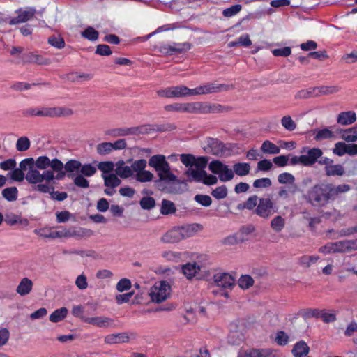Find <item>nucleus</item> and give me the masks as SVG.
Segmentation results:
<instances>
[{
	"mask_svg": "<svg viewBox=\"0 0 357 357\" xmlns=\"http://www.w3.org/2000/svg\"><path fill=\"white\" fill-rule=\"evenodd\" d=\"M149 165L158 174V178L154 182L158 190L173 194H180L183 192L181 185H185V181L178 179L171 172L170 165L165 155L158 154L151 156L149 160Z\"/></svg>",
	"mask_w": 357,
	"mask_h": 357,
	"instance_id": "1",
	"label": "nucleus"
},
{
	"mask_svg": "<svg viewBox=\"0 0 357 357\" xmlns=\"http://www.w3.org/2000/svg\"><path fill=\"white\" fill-rule=\"evenodd\" d=\"M306 202L312 206H324L333 200L330 183H321L313 185L303 196Z\"/></svg>",
	"mask_w": 357,
	"mask_h": 357,
	"instance_id": "2",
	"label": "nucleus"
},
{
	"mask_svg": "<svg viewBox=\"0 0 357 357\" xmlns=\"http://www.w3.org/2000/svg\"><path fill=\"white\" fill-rule=\"evenodd\" d=\"M202 227L199 224H190L181 227H175L167 231L162 237L161 241L165 243H174L195 236Z\"/></svg>",
	"mask_w": 357,
	"mask_h": 357,
	"instance_id": "3",
	"label": "nucleus"
},
{
	"mask_svg": "<svg viewBox=\"0 0 357 357\" xmlns=\"http://www.w3.org/2000/svg\"><path fill=\"white\" fill-rule=\"evenodd\" d=\"M229 111L228 107L218 103L194 102L184 103L183 112L191 114H218Z\"/></svg>",
	"mask_w": 357,
	"mask_h": 357,
	"instance_id": "4",
	"label": "nucleus"
},
{
	"mask_svg": "<svg viewBox=\"0 0 357 357\" xmlns=\"http://www.w3.org/2000/svg\"><path fill=\"white\" fill-rule=\"evenodd\" d=\"M213 282L215 286L222 289H213L212 293L215 296L229 297L228 289H231L235 284V279L227 273H218L213 275Z\"/></svg>",
	"mask_w": 357,
	"mask_h": 357,
	"instance_id": "5",
	"label": "nucleus"
},
{
	"mask_svg": "<svg viewBox=\"0 0 357 357\" xmlns=\"http://www.w3.org/2000/svg\"><path fill=\"white\" fill-rule=\"evenodd\" d=\"M24 114L27 116L59 117L70 116L73 114V111L69 108L63 107L43 108L42 109L31 108L28 109Z\"/></svg>",
	"mask_w": 357,
	"mask_h": 357,
	"instance_id": "6",
	"label": "nucleus"
},
{
	"mask_svg": "<svg viewBox=\"0 0 357 357\" xmlns=\"http://www.w3.org/2000/svg\"><path fill=\"white\" fill-rule=\"evenodd\" d=\"M209 169L213 174H218L219 179L222 182L229 181L234 176V171L220 160L211 161Z\"/></svg>",
	"mask_w": 357,
	"mask_h": 357,
	"instance_id": "7",
	"label": "nucleus"
},
{
	"mask_svg": "<svg viewBox=\"0 0 357 357\" xmlns=\"http://www.w3.org/2000/svg\"><path fill=\"white\" fill-rule=\"evenodd\" d=\"M171 287L166 281H160L155 284L150 292L151 300L157 303L165 301L170 295Z\"/></svg>",
	"mask_w": 357,
	"mask_h": 357,
	"instance_id": "8",
	"label": "nucleus"
},
{
	"mask_svg": "<svg viewBox=\"0 0 357 357\" xmlns=\"http://www.w3.org/2000/svg\"><path fill=\"white\" fill-rule=\"evenodd\" d=\"M318 162L324 165V172L327 176H342L345 174L344 167L340 164H334L331 158L324 157Z\"/></svg>",
	"mask_w": 357,
	"mask_h": 357,
	"instance_id": "9",
	"label": "nucleus"
},
{
	"mask_svg": "<svg viewBox=\"0 0 357 357\" xmlns=\"http://www.w3.org/2000/svg\"><path fill=\"white\" fill-rule=\"evenodd\" d=\"M229 86L225 84H219L214 82L206 83L192 89V95H206L210 93H215L222 91H227Z\"/></svg>",
	"mask_w": 357,
	"mask_h": 357,
	"instance_id": "10",
	"label": "nucleus"
},
{
	"mask_svg": "<svg viewBox=\"0 0 357 357\" xmlns=\"http://www.w3.org/2000/svg\"><path fill=\"white\" fill-rule=\"evenodd\" d=\"M273 208L274 204L270 198H260L255 213L261 218H268L275 212Z\"/></svg>",
	"mask_w": 357,
	"mask_h": 357,
	"instance_id": "11",
	"label": "nucleus"
},
{
	"mask_svg": "<svg viewBox=\"0 0 357 357\" xmlns=\"http://www.w3.org/2000/svg\"><path fill=\"white\" fill-rule=\"evenodd\" d=\"M301 153L303 154L305 162V167H310L315 164L319 158H321L323 151L319 148H309L304 146Z\"/></svg>",
	"mask_w": 357,
	"mask_h": 357,
	"instance_id": "12",
	"label": "nucleus"
},
{
	"mask_svg": "<svg viewBox=\"0 0 357 357\" xmlns=\"http://www.w3.org/2000/svg\"><path fill=\"white\" fill-rule=\"evenodd\" d=\"M278 183L289 186L291 195H294L298 191V187L296 184V178L293 174L289 172H283L278 176Z\"/></svg>",
	"mask_w": 357,
	"mask_h": 357,
	"instance_id": "13",
	"label": "nucleus"
},
{
	"mask_svg": "<svg viewBox=\"0 0 357 357\" xmlns=\"http://www.w3.org/2000/svg\"><path fill=\"white\" fill-rule=\"evenodd\" d=\"M84 236V231L82 229H66L60 227L59 230L54 229V238H81Z\"/></svg>",
	"mask_w": 357,
	"mask_h": 357,
	"instance_id": "14",
	"label": "nucleus"
},
{
	"mask_svg": "<svg viewBox=\"0 0 357 357\" xmlns=\"http://www.w3.org/2000/svg\"><path fill=\"white\" fill-rule=\"evenodd\" d=\"M336 253H346L357 250V239L335 242Z\"/></svg>",
	"mask_w": 357,
	"mask_h": 357,
	"instance_id": "15",
	"label": "nucleus"
},
{
	"mask_svg": "<svg viewBox=\"0 0 357 357\" xmlns=\"http://www.w3.org/2000/svg\"><path fill=\"white\" fill-rule=\"evenodd\" d=\"M83 321L99 328L108 327L114 322L112 319L104 316L84 318Z\"/></svg>",
	"mask_w": 357,
	"mask_h": 357,
	"instance_id": "16",
	"label": "nucleus"
},
{
	"mask_svg": "<svg viewBox=\"0 0 357 357\" xmlns=\"http://www.w3.org/2000/svg\"><path fill=\"white\" fill-rule=\"evenodd\" d=\"M184 174L187 176V180L185 181L186 184H181L187 185V181L188 182H201L202 179V176H204V169H199L197 168H194L193 167L190 168H188V169L185 172Z\"/></svg>",
	"mask_w": 357,
	"mask_h": 357,
	"instance_id": "17",
	"label": "nucleus"
},
{
	"mask_svg": "<svg viewBox=\"0 0 357 357\" xmlns=\"http://www.w3.org/2000/svg\"><path fill=\"white\" fill-rule=\"evenodd\" d=\"M356 119V114L354 111L342 112L337 115V122L342 126H349L354 123Z\"/></svg>",
	"mask_w": 357,
	"mask_h": 357,
	"instance_id": "18",
	"label": "nucleus"
},
{
	"mask_svg": "<svg viewBox=\"0 0 357 357\" xmlns=\"http://www.w3.org/2000/svg\"><path fill=\"white\" fill-rule=\"evenodd\" d=\"M202 266L197 262L187 263L182 266V272L188 279H192L198 273Z\"/></svg>",
	"mask_w": 357,
	"mask_h": 357,
	"instance_id": "19",
	"label": "nucleus"
},
{
	"mask_svg": "<svg viewBox=\"0 0 357 357\" xmlns=\"http://www.w3.org/2000/svg\"><path fill=\"white\" fill-rule=\"evenodd\" d=\"M310 352V347L304 340L296 342L291 351L294 357H305Z\"/></svg>",
	"mask_w": 357,
	"mask_h": 357,
	"instance_id": "20",
	"label": "nucleus"
},
{
	"mask_svg": "<svg viewBox=\"0 0 357 357\" xmlns=\"http://www.w3.org/2000/svg\"><path fill=\"white\" fill-rule=\"evenodd\" d=\"M115 173L121 178H127L133 175L131 167L125 165L123 160H119L116 163Z\"/></svg>",
	"mask_w": 357,
	"mask_h": 357,
	"instance_id": "21",
	"label": "nucleus"
},
{
	"mask_svg": "<svg viewBox=\"0 0 357 357\" xmlns=\"http://www.w3.org/2000/svg\"><path fill=\"white\" fill-rule=\"evenodd\" d=\"M139 127L120 128L109 130L107 134L113 137H121L130 135H135L140 132Z\"/></svg>",
	"mask_w": 357,
	"mask_h": 357,
	"instance_id": "22",
	"label": "nucleus"
},
{
	"mask_svg": "<svg viewBox=\"0 0 357 357\" xmlns=\"http://www.w3.org/2000/svg\"><path fill=\"white\" fill-rule=\"evenodd\" d=\"M41 16L40 13L37 12L35 8L27 7L24 10V24L30 21L32 26H37L39 19L38 16Z\"/></svg>",
	"mask_w": 357,
	"mask_h": 357,
	"instance_id": "23",
	"label": "nucleus"
},
{
	"mask_svg": "<svg viewBox=\"0 0 357 357\" xmlns=\"http://www.w3.org/2000/svg\"><path fill=\"white\" fill-rule=\"evenodd\" d=\"M312 91H314V96H320L337 93L340 91V87L337 86H320L312 88Z\"/></svg>",
	"mask_w": 357,
	"mask_h": 357,
	"instance_id": "24",
	"label": "nucleus"
},
{
	"mask_svg": "<svg viewBox=\"0 0 357 357\" xmlns=\"http://www.w3.org/2000/svg\"><path fill=\"white\" fill-rule=\"evenodd\" d=\"M340 137L345 142L353 143L357 140V128L352 127L340 131Z\"/></svg>",
	"mask_w": 357,
	"mask_h": 357,
	"instance_id": "25",
	"label": "nucleus"
},
{
	"mask_svg": "<svg viewBox=\"0 0 357 357\" xmlns=\"http://www.w3.org/2000/svg\"><path fill=\"white\" fill-rule=\"evenodd\" d=\"M29 63H37L39 65H49L50 63V60L49 59L45 58L40 55L35 54L33 53L29 52L24 57V61Z\"/></svg>",
	"mask_w": 357,
	"mask_h": 357,
	"instance_id": "26",
	"label": "nucleus"
},
{
	"mask_svg": "<svg viewBox=\"0 0 357 357\" xmlns=\"http://www.w3.org/2000/svg\"><path fill=\"white\" fill-rule=\"evenodd\" d=\"M102 178L104 180V184L106 187L114 188L119 186L121 181L116 174H102Z\"/></svg>",
	"mask_w": 357,
	"mask_h": 357,
	"instance_id": "27",
	"label": "nucleus"
},
{
	"mask_svg": "<svg viewBox=\"0 0 357 357\" xmlns=\"http://www.w3.org/2000/svg\"><path fill=\"white\" fill-rule=\"evenodd\" d=\"M172 90L174 98L193 96L192 89H189L183 85L172 86Z\"/></svg>",
	"mask_w": 357,
	"mask_h": 357,
	"instance_id": "28",
	"label": "nucleus"
},
{
	"mask_svg": "<svg viewBox=\"0 0 357 357\" xmlns=\"http://www.w3.org/2000/svg\"><path fill=\"white\" fill-rule=\"evenodd\" d=\"M259 198L257 195H254L248 198V199L241 204H239L238 205V208L240 210L243 209H248V210H252L255 209V208L257 206L259 203Z\"/></svg>",
	"mask_w": 357,
	"mask_h": 357,
	"instance_id": "29",
	"label": "nucleus"
},
{
	"mask_svg": "<svg viewBox=\"0 0 357 357\" xmlns=\"http://www.w3.org/2000/svg\"><path fill=\"white\" fill-rule=\"evenodd\" d=\"M176 211L174 202L167 199H162L161 202L160 213L165 215L174 214Z\"/></svg>",
	"mask_w": 357,
	"mask_h": 357,
	"instance_id": "30",
	"label": "nucleus"
},
{
	"mask_svg": "<svg viewBox=\"0 0 357 357\" xmlns=\"http://www.w3.org/2000/svg\"><path fill=\"white\" fill-rule=\"evenodd\" d=\"M234 174L240 176H244L249 174L250 171V166L247 162H237L233 166Z\"/></svg>",
	"mask_w": 357,
	"mask_h": 357,
	"instance_id": "31",
	"label": "nucleus"
},
{
	"mask_svg": "<svg viewBox=\"0 0 357 357\" xmlns=\"http://www.w3.org/2000/svg\"><path fill=\"white\" fill-rule=\"evenodd\" d=\"M68 309L65 307L54 310L50 316V321L57 323L64 319L68 314Z\"/></svg>",
	"mask_w": 357,
	"mask_h": 357,
	"instance_id": "32",
	"label": "nucleus"
},
{
	"mask_svg": "<svg viewBox=\"0 0 357 357\" xmlns=\"http://www.w3.org/2000/svg\"><path fill=\"white\" fill-rule=\"evenodd\" d=\"M261 150L264 153L268 154H278L280 152V147L269 140H266L262 143Z\"/></svg>",
	"mask_w": 357,
	"mask_h": 357,
	"instance_id": "33",
	"label": "nucleus"
},
{
	"mask_svg": "<svg viewBox=\"0 0 357 357\" xmlns=\"http://www.w3.org/2000/svg\"><path fill=\"white\" fill-rule=\"evenodd\" d=\"M330 189L333 200H334L339 194L344 193L349 191L351 187L347 184H340L335 186L333 184L330 183Z\"/></svg>",
	"mask_w": 357,
	"mask_h": 357,
	"instance_id": "34",
	"label": "nucleus"
},
{
	"mask_svg": "<svg viewBox=\"0 0 357 357\" xmlns=\"http://www.w3.org/2000/svg\"><path fill=\"white\" fill-rule=\"evenodd\" d=\"M248 355L250 357H273L270 349H250Z\"/></svg>",
	"mask_w": 357,
	"mask_h": 357,
	"instance_id": "35",
	"label": "nucleus"
},
{
	"mask_svg": "<svg viewBox=\"0 0 357 357\" xmlns=\"http://www.w3.org/2000/svg\"><path fill=\"white\" fill-rule=\"evenodd\" d=\"M314 139L316 141H321L324 139H331L334 137L333 132L328 128H323L321 130H315L314 131Z\"/></svg>",
	"mask_w": 357,
	"mask_h": 357,
	"instance_id": "36",
	"label": "nucleus"
},
{
	"mask_svg": "<svg viewBox=\"0 0 357 357\" xmlns=\"http://www.w3.org/2000/svg\"><path fill=\"white\" fill-rule=\"evenodd\" d=\"M208 146L211 149V152L213 155H218L223 153L224 144L218 139H211L208 143Z\"/></svg>",
	"mask_w": 357,
	"mask_h": 357,
	"instance_id": "37",
	"label": "nucleus"
},
{
	"mask_svg": "<svg viewBox=\"0 0 357 357\" xmlns=\"http://www.w3.org/2000/svg\"><path fill=\"white\" fill-rule=\"evenodd\" d=\"M81 167V162L77 160H70L63 166L65 172L68 173V176L70 174L77 172Z\"/></svg>",
	"mask_w": 357,
	"mask_h": 357,
	"instance_id": "38",
	"label": "nucleus"
},
{
	"mask_svg": "<svg viewBox=\"0 0 357 357\" xmlns=\"http://www.w3.org/2000/svg\"><path fill=\"white\" fill-rule=\"evenodd\" d=\"M41 174L39 171L33 169H31L28 171L26 179L31 183H42Z\"/></svg>",
	"mask_w": 357,
	"mask_h": 357,
	"instance_id": "39",
	"label": "nucleus"
},
{
	"mask_svg": "<svg viewBox=\"0 0 357 357\" xmlns=\"http://www.w3.org/2000/svg\"><path fill=\"white\" fill-rule=\"evenodd\" d=\"M81 36L90 41H96L98 38L99 33L92 26H88L81 33Z\"/></svg>",
	"mask_w": 357,
	"mask_h": 357,
	"instance_id": "40",
	"label": "nucleus"
},
{
	"mask_svg": "<svg viewBox=\"0 0 357 357\" xmlns=\"http://www.w3.org/2000/svg\"><path fill=\"white\" fill-rule=\"evenodd\" d=\"M17 189L15 187L7 188L3 190L2 195L8 202L15 201L17 198Z\"/></svg>",
	"mask_w": 357,
	"mask_h": 357,
	"instance_id": "41",
	"label": "nucleus"
},
{
	"mask_svg": "<svg viewBox=\"0 0 357 357\" xmlns=\"http://www.w3.org/2000/svg\"><path fill=\"white\" fill-rule=\"evenodd\" d=\"M48 43L57 49H62L65 46L63 38L59 35H53L48 38Z\"/></svg>",
	"mask_w": 357,
	"mask_h": 357,
	"instance_id": "42",
	"label": "nucleus"
},
{
	"mask_svg": "<svg viewBox=\"0 0 357 357\" xmlns=\"http://www.w3.org/2000/svg\"><path fill=\"white\" fill-rule=\"evenodd\" d=\"M97 172L96 167L92 165L91 164H81V167L79 169V172L82 175L90 177L93 176Z\"/></svg>",
	"mask_w": 357,
	"mask_h": 357,
	"instance_id": "43",
	"label": "nucleus"
},
{
	"mask_svg": "<svg viewBox=\"0 0 357 357\" xmlns=\"http://www.w3.org/2000/svg\"><path fill=\"white\" fill-rule=\"evenodd\" d=\"M153 178V174L148 170H143L135 174V179L141 183L151 181Z\"/></svg>",
	"mask_w": 357,
	"mask_h": 357,
	"instance_id": "44",
	"label": "nucleus"
},
{
	"mask_svg": "<svg viewBox=\"0 0 357 357\" xmlns=\"http://www.w3.org/2000/svg\"><path fill=\"white\" fill-rule=\"evenodd\" d=\"M271 227L276 232L282 231L284 227V219L280 215L275 217L271 222Z\"/></svg>",
	"mask_w": 357,
	"mask_h": 357,
	"instance_id": "45",
	"label": "nucleus"
},
{
	"mask_svg": "<svg viewBox=\"0 0 357 357\" xmlns=\"http://www.w3.org/2000/svg\"><path fill=\"white\" fill-rule=\"evenodd\" d=\"M114 164L112 161L100 162L98 164L97 167L102 172V174H112L111 172L114 169Z\"/></svg>",
	"mask_w": 357,
	"mask_h": 357,
	"instance_id": "46",
	"label": "nucleus"
},
{
	"mask_svg": "<svg viewBox=\"0 0 357 357\" xmlns=\"http://www.w3.org/2000/svg\"><path fill=\"white\" fill-rule=\"evenodd\" d=\"M238 283L241 289H247L253 285L254 280L249 275H244L241 276Z\"/></svg>",
	"mask_w": 357,
	"mask_h": 357,
	"instance_id": "47",
	"label": "nucleus"
},
{
	"mask_svg": "<svg viewBox=\"0 0 357 357\" xmlns=\"http://www.w3.org/2000/svg\"><path fill=\"white\" fill-rule=\"evenodd\" d=\"M140 206L144 210H151L155 206V200L152 197H144L139 202Z\"/></svg>",
	"mask_w": 357,
	"mask_h": 357,
	"instance_id": "48",
	"label": "nucleus"
},
{
	"mask_svg": "<svg viewBox=\"0 0 357 357\" xmlns=\"http://www.w3.org/2000/svg\"><path fill=\"white\" fill-rule=\"evenodd\" d=\"M227 188L225 185L217 187L211 192V195L217 199H225L227 196Z\"/></svg>",
	"mask_w": 357,
	"mask_h": 357,
	"instance_id": "49",
	"label": "nucleus"
},
{
	"mask_svg": "<svg viewBox=\"0 0 357 357\" xmlns=\"http://www.w3.org/2000/svg\"><path fill=\"white\" fill-rule=\"evenodd\" d=\"M175 29V26L174 24H165L163 26H159L158 27L155 31L141 38V40L142 41H145L146 40H148L149 38H150L152 36L156 34V33H161V32H163V31H169V30H172Z\"/></svg>",
	"mask_w": 357,
	"mask_h": 357,
	"instance_id": "50",
	"label": "nucleus"
},
{
	"mask_svg": "<svg viewBox=\"0 0 357 357\" xmlns=\"http://www.w3.org/2000/svg\"><path fill=\"white\" fill-rule=\"evenodd\" d=\"M36 234L43 238L54 239V229L53 227H44L36 230Z\"/></svg>",
	"mask_w": 357,
	"mask_h": 357,
	"instance_id": "51",
	"label": "nucleus"
},
{
	"mask_svg": "<svg viewBox=\"0 0 357 357\" xmlns=\"http://www.w3.org/2000/svg\"><path fill=\"white\" fill-rule=\"evenodd\" d=\"M282 126L289 131H293L296 128V123L292 120L290 116H284L281 119Z\"/></svg>",
	"mask_w": 357,
	"mask_h": 357,
	"instance_id": "52",
	"label": "nucleus"
},
{
	"mask_svg": "<svg viewBox=\"0 0 357 357\" xmlns=\"http://www.w3.org/2000/svg\"><path fill=\"white\" fill-rule=\"evenodd\" d=\"M97 153L100 155H107L112 151L111 142H102L97 145Z\"/></svg>",
	"mask_w": 357,
	"mask_h": 357,
	"instance_id": "53",
	"label": "nucleus"
},
{
	"mask_svg": "<svg viewBox=\"0 0 357 357\" xmlns=\"http://www.w3.org/2000/svg\"><path fill=\"white\" fill-rule=\"evenodd\" d=\"M272 185L271 180L269 178H257L253 182V187L255 188H267Z\"/></svg>",
	"mask_w": 357,
	"mask_h": 357,
	"instance_id": "54",
	"label": "nucleus"
},
{
	"mask_svg": "<svg viewBox=\"0 0 357 357\" xmlns=\"http://www.w3.org/2000/svg\"><path fill=\"white\" fill-rule=\"evenodd\" d=\"M333 153L338 156L347 154V144L342 142H337L333 149Z\"/></svg>",
	"mask_w": 357,
	"mask_h": 357,
	"instance_id": "55",
	"label": "nucleus"
},
{
	"mask_svg": "<svg viewBox=\"0 0 357 357\" xmlns=\"http://www.w3.org/2000/svg\"><path fill=\"white\" fill-rule=\"evenodd\" d=\"M241 5L236 4L225 9L222 12V15L226 17H231L238 13L241 10Z\"/></svg>",
	"mask_w": 357,
	"mask_h": 357,
	"instance_id": "56",
	"label": "nucleus"
},
{
	"mask_svg": "<svg viewBox=\"0 0 357 357\" xmlns=\"http://www.w3.org/2000/svg\"><path fill=\"white\" fill-rule=\"evenodd\" d=\"M147 165V162L144 159H140L134 161L131 165V168L132 169V173L135 172L136 174L140 172L145 169Z\"/></svg>",
	"mask_w": 357,
	"mask_h": 357,
	"instance_id": "57",
	"label": "nucleus"
},
{
	"mask_svg": "<svg viewBox=\"0 0 357 357\" xmlns=\"http://www.w3.org/2000/svg\"><path fill=\"white\" fill-rule=\"evenodd\" d=\"M180 160L185 167L190 168L194 165L195 157L192 154L183 153L180 155Z\"/></svg>",
	"mask_w": 357,
	"mask_h": 357,
	"instance_id": "58",
	"label": "nucleus"
},
{
	"mask_svg": "<svg viewBox=\"0 0 357 357\" xmlns=\"http://www.w3.org/2000/svg\"><path fill=\"white\" fill-rule=\"evenodd\" d=\"M289 335L283 331H280L277 332L275 336V342L280 346H284L287 344L289 342Z\"/></svg>",
	"mask_w": 357,
	"mask_h": 357,
	"instance_id": "59",
	"label": "nucleus"
},
{
	"mask_svg": "<svg viewBox=\"0 0 357 357\" xmlns=\"http://www.w3.org/2000/svg\"><path fill=\"white\" fill-rule=\"evenodd\" d=\"M13 180L22 181V161L19 163V168L13 169L8 174Z\"/></svg>",
	"mask_w": 357,
	"mask_h": 357,
	"instance_id": "60",
	"label": "nucleus"
},
{
	"mask_svg": "<svg viewBox=\"0 0 357 357\" xmlns=\"http://www.w3.org/2000/svg\"><path fill=\"white\" fill-rule=\"evenodd\" d=\"M273 162L267 159H264L258 162L257 171L268 172L273 168Z\"/></svg>",
	"mask_w": 357,
	"mask_h": 357,
	"instance_id": "61",
	"label": "nucleus"
},
{
	"mask_svg": "<svg viewBox=\"0 0 357 357\" xmlns=\"http://www.w3.org/2000/svg\"><path fill=\"white\" fill-rule=\"evenodd\" d=\"M195 200L203 206H209L212 203L211 197L206 195H197Z\"/></svg>",
	"mask_w": 357,
	"mask_h": 357,
	"instance_id": "62",
	"label": "nucleus"
},
{
	"mask_svg": "<svg viewBox=\"0 0 357 357\" xmlns=\"http://www.w3.org/2000/svg\"><path fill=\"white\" fill-rule=\"evenodd\" d=\"M272 53L275 56H289L291 53V49L290 47H284L278 49H274L272 50Z\"/></svg>",
	"mask_w": 357,
	"mask_h": 357,
	"instance_id": "63",
	"label": "nucleus"
},
{
	"mask_svg": "<svg viewBox=\"0 0 357 357\" xmlns=\"http://www.w3.org/2000/svg\"><path fill=\"white\" fill-rule=\"evenodd\" d=\"M74 184L77 187L87 188L89 186V181L84 178V176L79 174L73 179Z\"/></svg>",
	"mask_w": 357,
	"mask_h": 357,
	"instance_id": "64",
	"label": "nucleus"
}]
</instances>
